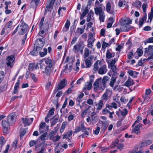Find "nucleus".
Segmentation results:
<instances>
[{
	"mask_svg": "<svg viewBox=\"0 0 153 153\" xmlns=\"http://www.w3.org/2000/svg\"><path fill=\"white\" fill-rule=\"evenodd\" d=\"M18 27H19L18 33L20 35H22L25 34H27V35L29 31V26L27 24L23 22L20 25H19Z\"/></svg>",
	"mask_w": 153,
	"mask_h": 153,
	"instance_id": "obj_1",
	"label": "nucleus"
},
{
	"mask_svg": "<svg viewBox=\"0 0 153 153\" xmlns=\"http://www.w3.org/2000/svg\"><path fill=\"white\" fill-rule=\"evenodd\" d=\"M144 54L149 57L148 59H153V45H149L144 49Z\"/></svg>",
	"mask_w": 153,
	"mask_h": 153,
	"instance_id": "obj_2",
	"label": "nucleus"
},
{
	"mask_svg": "<svg viewBox=\"0 0 153 153\" xmlns=\"http://www.w3.org/2000/svg\"><path fill=\"white\" fill-rule=\"evenodd\" d=\"M112 91L109 89H107L105 92L102 96L101 100H100L105 103L108 100V98L110 97Z\"/></svg>",
	"mask_w": 153,
	"mask_h": 153,
	"instance_id": "obj_3",
	"label": "nucleus"
},
{
	"mask_svg": "<svg viewBox=\"0 0 153 153\" xmlns=\"http://www.w3.org/2000/svg\"><path fill=\"white\" fill-rule=\"evenodd\" d=\"M45 42V40L43 38L37 39L36 40L35 44L36 50H38V51L41 50L43 48Z\"/></svg>",
	"mask_w": 153,
	"mask_h": 153,
	"instance_id": "obj_4",
	"label": "nucleus"
},
{
	"mask_svg": "<svg viewBox=\"0 0 153 153\" xmlns=\"http://www.w3.org/2000/svg\"><path fill=\"white\" fill-rule=\"evenodd\" d=\"M2 126L3 128V132L4 134H7L9 133L10 126L11 125L9 123L5 120H3L2 121Z\"/></svg>",
	"mask_w": 153,
	"mask_h": 153,
	"instance_id": "obj_5",
	"label": "nucleus"
},
{
	"mask_svg": "<svg viewBox=\"0 0 153 153\" xmlns=\"http://www.w3.org/2000/svg\"><path fill=\"white\" fill-rule=\"evenodd\" d=\"M85 46L83 41L79 42L74 46L73 51L74 53H77L82 48L85 47Z\"/></svg>",
	"mask_w": 153,
	"mask_h": 153,
	"instance_id": "obj_6",
	"label": "nucleus"
},
{
	"mask_svg": "<svg viewBox=\"0 0 153 153\" xmlns=\"http://www.w3.org/2000/svg\"><path fill=\"white\" fill-rule=\"evenodd\" d=\"M67 83L66 79H62L58 85L55 87L54 91V93H56L59 90L62 89L65 87L66 86Z\"/></svg>",
	"mask_w": 153,
	"mask_h": 153,
	"instance_id": "obj_7",
	"label": "nucleus"
},
{
	"mask_svg": "<svg viewBox=\"0 0 153 153\" xmlns=\"http://www.w3.org/2000/svg\"><path fill=\"white\" fill-rule=\"evenodd\" d=\"M94 13L97 16H99L104 13L105 7L102 4H100L99 6L97 7H94Z\"/></svg>",
	"mask_w": 153,
	"mask_h": 153,
	"instance_id": "obj_8",
	"label": "nucleus"
},
{
	"mask_svg": "<svg viewBox=\"0 0 153 153\" xmlns=\"http://www.w3.org/2000/svg\"><path fill=\"white\" fill-rule=\"evenodd\" d=\"M7 62L6 63L7 65L8 66H10L11 68L13 67V65L12 64L14 62L15 60V57L14 55H11L7 57L6 59Z\"/></svg>",
	"mask_w": 153,
	"mask_h": 153,
	"instance_id": "obj_9",
	"label": "nucleus"
},
{
	"mask_svg": "<svg viewBox=\"0 0 153 153\" xmlns=\"http://www.w3.org/2000/svg\"><path fill=\"white\" fill-rule=\"evenodd\" d=\"M15 115L14 113L9 114L7 117V121L11 125L14 124L15 121Z\"/></svg>",
	"mask_w": 153,
	"mask_h": 153,
	"instance_id": "obj_10",
	"label": "nucleus"
},
{
	"mask_svg": "<svg viewBox=\"0 0 153 153\" xmlns=\"http://www.w3.org/2000/svg\"><path fill=\"white\" fill-rule=\"evenodd\" d=\"M94 58V56L91 55L87 58H85V62L86 68H90L92 64V60Z\"/></svg>",
	"mask_w": 153,
	"mask_h": 153,
	"instance_id": "obj_11",
	"label": "nucleus"
},
{
	"mask_svg": "<svg viewBox=\"0 0 153 153\" xmlns=\"http://www.w3.org/2000/svg\"><path fill=\"white\" fill-rule=\"evenodd\" d=\"M147 19V14L146 13L144 14L142 17L139 20V28H140L143 26L144 22H146Z\"/></svg>",
	"mask_w": 153,
	"mask_h": 153,
	"instance_id": "obj_12",
	"label": "nucleus"
},
{
	"mask_svg": "<svg viewBox=\"0 0 153 153\" xmlns=\"http://www.w3.org/2000/svg\"><path fill=\"white\" fill-rule=\"evenodd\" d=\"M142 124L140 123L136 125L134 128L132 129V133H135L137 135H139L140 132V128L142 127Z\"/></svg>",
	"mask_w": 153,
	"mask_h": 153,
	"instance_id": "obj_13",
	"label": "nucleus"
},
{
	"mask_svg": "<svg viewBox=\"0 0 153 153\" xmlns=\"http://www.w3.org/2000/svg\"><path fill=\"white\" fill-rule=\"evenodd\" d=\"M107 71V66L105 65H104L101 66L98 70V73L100 74H105Z\"/></svg>",
	"mask_w": 153,
	"mask_h": 153,
	"instance_id": "obj_14",
	"label": "nucleus"
},
{
	"mask_svg": "<svg viewBox=\"0 0 153 153\" xmlns=\"http://www.w3.org/2000/svg\"><path fill=\"white\" fill-rule=\"evenodd\" d=\"M45 62L46 65V67H48L51 68L54 65L55 63V62L54 60H52L51 59H46L45 61Z\"/></svg>",
	"mask_w": 153,
	"mask_h": 153,
	"instance_id": "obj_15",
	"label": "nucleus"
},
{
	"mask_svg": "<svg viewBox=\"0 0 153 153\" xmlns=\"http://www.w3.org/2000/svg\"><path fill=\"white\" fill-rule=\"evenodd\" d=\"M120 30L123 32H128L131 29V26L128 24L124 25L120 27Z\"/></svg>",
	"mask_w": 153,
	"mask_h": 153,
	"instance_id": "obj_16",
	"label": "nucleus"
},
{
	"mask_svg": "<svg viewBox=\"0 0 153 153\" xmlns=\"http://www.w3.org/2000/svg\"><path fill=\"white\" fill-rule=\"evenodd\" d=\"M55 1V0H48L46 3L47 6L45 10L47 11L48 8H52Z\"/></svg>",
	"mask_w": 153,
	"mask_h": 153,
	"instance_id": "obj_17",
	"label": "nucleus"
},
{
	"mask_svg": "<svg viewBox=\"0 0 153 153\" xmlns=\"http://www.w3.org/2000/svg\"><path fill=\"white\" fill-rule=\"evenodd\" d=\"M102 80V78H100L97 79L94 82V90L96 91L98 89L99 87V82H100Z\"/></svg>",
	"mask_w": 153,
	"mask_h": 153,
	"instance_id": "obj_18",
	"label": "nucleus"
},
{
	"mask_svg": "<svg viewBox=\"0 0 153 153\" xmlns=\"http://www.w3.org/2000/svg\"><path fill=\"white\" fill-rule=\"evenodd\" d=\"M152 143V141L151 140H144L141 142V145L140 146L141 147H143L149 145Z\"/></svg>",
	"mask_w": 153,
	"mask_h": 153,
	"instance_id": "obj_19",
	"label": "nucleus"
},
{
	"mask_svg": "<svg viewBox=\"0 0 153 153\" xmlns=\"http://www.w3.org/2000/svg\"><path fill=\"white\" fill-rule=\"evenodd\" d=\"M134 84L133 80L130 77H128V79L125 83V85L127 87L133 85Z\"/></svg>",
	"mask_w": 153,
	"mask_h": 153,
	"instance_id": "obj_20",
	"label": "nucleus"
},
{
	"mask_svg": "<svg viewBox=\"0 0 153 153\" xmlns=\"http://www.w3.org/2000/svg\"><path fill=\"white\" fill-rule=\"evenodd\" d=\"M128 73L133 78H135L137 77L138 73L137 72L132 70H129L128 71Z\"/></svg>",
	"mask_w": 153,
	"mask_h": 153,
	"instance_id": "obj_21",
	"label": "nucleus"
},
{
	"mask_svg": "<svg viewBox=\"0 0 153 153\" xmlns=\"http://www.w3.org/2000/svg\"><path fill=\"white\" fill-rule=\"evenodd\" d=\"M46 124L44 122L41 123L39 125V131L41 133H43L45 131V128Z\"/></svg>",
	"mask_w": 153,
	"mask_h": 153,
	"instance_id": "obj_22",
	"label": "nucleus"
},
{
	"mask_svg": "<svg viewBox=\"0 0 153 153\" xmlns=\"http://www.w3.org/2000/svg\"><path fill=\"white\" fill-rule=\"evenodd\" d=\"M115 56V53H111L109 49L107 50L106 54V57L108 59H110Z\"/></svg>",
	"mask_w": 153,
	"mask_h": 153,
	"instance_id": "obj_23",
	"label": "nucleus"
},
{
	"mask_svg": "<svg viewBox=\"0 0 153 153\" xmlns=\"http://www.w3.org/2000/svg\"><path fill=\"white\" fill-rule=\"evenodd\" d=\"M105 104V103L101 101L100 100L98 103L95 105L96 106H97V110H101L102 107Z\"/></svg>",
	"mask_w": 153,
	"mask_h": 153,
	"instance_id": "obj_24",
	"label": "nucleus"
},
{
	"mask_svg": "<svg viewBox=\"0 0 153 153\" xmlns=\"http://www.w3.org/2000/svg\"><path fill=\"white\" fill-rule=\"evenodd\" d=\"M142 3L141 1L137 0L133 3V5L138 9L140 8L141 7Z\"/></svg>",
	"mask_w": 153,
	"mask_h": 153,
	"instance_id": "obj_25",
	"label": "nucleus"
},
{
	"mask_svg": "<svg viewBox=\"0 0 153 153\" xmlns=\"http://www.w3.org/2000/svg\"><path fill=\"white\" fill-rule=\"evenodd\" d=\"M88 12V7H86L85 8L84 10L83 11L82 13L80 15V19H82L84 16L86 15Z\"/></svg>",
	"mask_w": 153,
	"mask_h": 153,
	"instance_id": "obj_26",
	"label": "nucleus"
},
{
	"mask_svg": "<svg viewBox=\"0 0 153 153\" xmlns=\"http://www.w3.org/2000/svg\"><path fill=\"white\" fill-rule=\"evenodd\" d=\"M22 120L23 121V123L24 124V126L25 127L27 126H29L30 124L28 118H24L23 117L22 118Z\"/></svg>",
	"mask_w": 153,
	"mask_h": 153,
	"instance_id": "obj_27",
	"label": "nucleus"
},
{
	"mask_svg": "<svg viewBox=\"0 0 153 153\" xmlns=\"http://www.w3.org/2000/svg\"><path fill=\"white\" fill-rule=\"evenodd\" d=\"M70 21H68V20L67 19L66 22L65 23V27L63 29V31L66 32L68 30L70 26Z\"/></svg>",
	"mask_w": 153,
	"mask_h": 153,
	"instance_id": "obj_28",
	"label": "nucleus"
},
{
	"mask_svg": "<svg viewBox=\"0 0 153 153\" xmlns=\"http://www.w3.org/2000/svg\"><path fill=\"white\" fill-rule=\"evenodd\" d=\"M109 79L108 77L107 76H104L101 82L104 88L106 86V82L109 80Z\"/></svg>",
	"mask_w": 153,
	"mask_h": 153,
	"instance_id": "obj_29",
	"label": "nucleus"
},
{
	"mask_svg": "<svg viewBox=\"0 0 153 153\" xmlns=\"http://www.w3.org/2000/svg\"><path fill=\"white\" fill-rule=\"evenodd\" d=\"M111 4L109 2H107L106 5V10L107 12L108 13L112 14L113 12L111 10Z\"/></svg>",
	"mask_w": 153,
	"mask_h": 153,
	"instance_id": "obj_30",
	"label": "nucleus"
},
{
	"mask_svg": "<svg viewBox=\"0 0 153 153\" xmlns=\"http://www.w3.org/2000/svg\"><path fill=\"white\" fill-rule=\"evenodd\" d=\"M90 53L89 50L87 48H85L84 50L83 58L84 59L88 57Z\"/></svg>",
	"mask_w": 153,
	"mask_h": 153,
	"instance_id": "obj_31",
	"label": "nucleus"
},
{
	"mask_svg": "<svg viewBox=\"0 0 153 153\" xmlns=\"http://www.w3.org/2000/svg\"><path fill=\"white\" fill-rule=\"evenodd\" d=\"M40 0H31L30 2L31 5H32L36 7H37L39 3Z\"/></svg>",
	"mask_w": 153,
	"mask_h": 153,
	"instance_id": "obj_32",
	"label": "nucleus"
},
{
	"mask_svg": "<svg viewBox=\"0 0 153 153\" xmlns=\"http://www.w3.org/2000/svg\"><path fill=\"white\" fill-rule=\"evenodd\" d=\"M6 143V140H5L4 137L3 136H1L0 138V145H1L0 147L1 149L2 146L5 144Z\"/></svg>",
	"mask_w": 153,
	"mask_h": 153,
	"instance_id": "obj_33",
	"label": "nucleus"
},
{
	"mask_svg": "<svg viewBox=\"0 0 153 153\" xmlns=\"http://www.w3.org/2000/svg\"><path fill=\"white\" fill-rule=\"evenodd\" d=\"M51 68L48 67H46L45 68V71L44 72L46 74L47 76H49L51 73Z\"/></svg>",
	"mask_w": 153,
	"mask_h": 153,
	"instance_id": "obj_34",
	"label": "nucleus"
},
{
	"mask_svg": "<svg viewBox=\"0 0 153 153\" xmlns=\"http://www.w3.org/2000/svg\"><path fill=\"white\" fill-rule=\"evenodd\" d=\"M45 19V17L43 16L41 18L39 24V27L41 30L44 29L43 26V22Z\"/></svg>",
	"mask_w": 153,
	"mask_h": 153,
	"instance_id": "obj_35",
	"label": "nucleus"
},
{
	"mask_svg": "<svg viewBox=\"0 0 153 153\" xmlns=\"http://www.w3.org/2000/svg\"><path fill=\"white\" fill-rule=\"evenodd\" d=\"M153 17V10L152 9L150 12L148 14V19L150 20V21L148 20L147 22H151L152 19Z\"/></svg>",
	"mask_w": 153,
	"mask_h": 153,
	"instance_id": "obj_36",
	"label": "nucleus"
},
{
	"mask_svg": "<svg viewBox=\"0 0 153 153\" xmlns=\"http://www.w3.org/2000/svg\"><path fill=\"white\" fill-rule=\"evenodd\" d=\"M91 118L92 122H95L97 120V116L96 115V113L94 111L92 112L91 115Z\"/></svg>",
	"mask_w": 153,
	"mask_h": 153,
	"instance_id": "obj_37",
	"label": "nucleus"
},
{
	"mask_svg": "<svg viewBox=\"0 0 153 153\" xmlns=\"http://www.w3.org/2000/svg\"><path fill=\"white\" fill-rule=\"evenodd\" d=\"M54 117H53L52 120H51V127H52L55 125L57 123L58 121V118H56L55 119H54Z\"/></svg>",
	"mask_w": 153,
	"mask_h": 153,
	"instance_id": "obj_38",
	"label": "nucleus"
},
{
	"mask_svg": "<svg viewBox=\"0 0 153 153\" xmlns=\"http://www.w3.org/2000/svg\"><path fill=\"white\" fill-rule=\"evenodd\" d=\"M99 20L100 22H104L105 21V16L104 13L102 14H99Z\"/></svg>",
	"mask_w": 153,
	"mask_h": 153,
	"instance_id": "obj_39",
	"label": "nucleus"
},
{
	"mask_svg": "<svg viewBox=\"0 0 153 153\" xmlns=\"http://www.w3.org/2000/svg\"><path fill=\"white\" fill-rule=\"evenodd\" d=\"M47 50L46 48H44L43 49V52H39V54L40 57H43L47 55Z\"/></svg>",
	"mask_w": 153,
	"mask_h": 153,
	"instance_id": "obj_40",
	"label": "nucleus"
},
{
	"mask_svg": "<svg viewBox=\"0 0 153 153\" xmlns=\"http://www.w3.org/2000/svg\"><path fill=\"white\" fill-rule=\"evenodd\" d=\"M102 123L103 127L102 130L103 132H104L107 128L108 124L106 122H102Z\"/></svg>",
	"mask_w": 153,
	"mask_h": 153,
	"instance_id": "obj_41",
	"label": "nucleus"
},
{
	"mask_svg": "<svg viewBox=\"0 0 153 153\" xmlns=\"http://www.w3.org/2000/svg\"><path fill=\"white\" fill-rule=\"evenodd\" d=\"M92 84L91 83L87 82L85 83V87H84L86 88V89L90 90L91 88Z\"/></svg>",
	"mask_w": 153,
	"mask_h": 153,
	"instance_id": "obj_42",
	"label": "nucleus"
},
{
	"mask_svg": "<svg viewBox=\"0 0 153 153\" xmlns=\"http://www.w3.org/2000/svg\"><path fill=\"white\" fill-rule=\"evenodd\" d=\"M56 132L54 131H51L49 134V137L50 140H52L54 138V135L56 134Z\"/></svg>",
	"mask_w": 153,
	"mask_h": 153,
	"instance_id": "obj_43",
	"label": "nucleus"
},
{
	"mask_svg": "<svg viewBox=\"0 0 153 153\" xmlns=\"http://www.w3.org/2000/svg\"><path fill=\"white\" fill-rule=\"evenodd\" d=\"M84 32V29H82L80 27H78L76 30V33L79 34V36L83 33Z\"/></svg>",
	"mask_w": 153,
	"mask_h": 153,
	"instance_id": "obj_44",
	"label": "nucleus"
},
{
	"mask_svg": "<svg viewBox=\"0 0 153 153\" xmlns=\"http://www.w3.org/2000/svg\"><path fill=\"white\" fill-rule=\"evenodd\" d=\"M153 43V37H151L148 39L144 41L145 45H146L147 43Z\"/></svg>",
	"mask_w": 153,
	"mask_h": 153,
	"instance_id": "obj_45",
	"label": "nucleus"
},
{
	"mask_svg": "<svg viewBox=\"0 0 153 153\" xmlns=\"http://www.w3.org/2000/svg\"><path fill=\"white\" fill-rule=\"evenodd\" d=\"M136 52L137 53V55L139 56H142L143 53V51L142 49H140V48H137Z\"/></svg>",
	"mask_w": 153,
	"mask_h": 153,
	"instance_id": "obj_46",
	"label": "nucleus"
},
{
	"mask_svg": "<svg viewBox=\"0 0 153 153\" xmlns=\"http://www.w3.org/2000/svg\"><path fill=\"white\" fill-rule=\"evenodd\" d=\"M54 109L52 108L49 111L47 114V116L48 117H51V115H52L54 113Z\"/></svg>",
	"mask_w": 153,
	"mask_h": 153,
	"instance_id": "obj_47",
	"label": "nucleus"
},
{
	"mask_svg": "<svg viewBox=\"0 0 153 153\" xmlns=\"http://www.w3.org/2000/svg\"><path fill=\"white\" fill-rule=\"evenodd\" d=\"M120 111L121 112V115L123 116H126L128 114V111L126 109H125L123 111L120 110Z\"/></svg>",
	"mask_w": 153,
	"mask_h": 153,
	"instance_id": "obj_48",
	"label": "nucleus"
},
{
	"mask_svg": "<svg viewBox=\"0 0 153 153\" xmlns=\"http://www.w3.org/2000/svg\"><path fill=\"white\" fill-rule=\"evenodd\" d=\"M38 50H36V49H34L30 53V54L32 56H36L38 53Z\"/></svg>",
	"mask_w": 153,
	"mask_h": 153,
	"instance_id": "obj_49",
	"label": "nucleus"
},
{
	"mask_svg": "<svg viewBox=\"0 0 153 153\" xmlns=\"http://www.w3.org/2000/svg\"><path fill=\"white\" fill-rule=\"evenodd\" d=\"M142 118L140 116H138L137 118V119L134 122V123L132 126V127H134L135 124L140 122L142 120Z\"/></svg>",
	"mask_w": 153,
	"mask_h": 153,
	"instance_id": "obj_50",
	"label": "nucleus"
},
{
	"mask_svg": "<svg viewBox=\"0 0 153 153\" xmlns=\"http://www.w3.org/2000/svg\"><path fill=\"white\" fill-rule=\"evenodd\" d=\"M108 67L111 69L113 73L117 72V68L116 65H108Z\"/></svg>",
	"mask_w": 153,
	"mask_h": 153,
	"instance_id": "obj_51",
	"label": "nucleus"
},
{
	"mask_svg": "<svg viewBox=\"0 0 153 153\" xmlns=\"http://www.w3.org/2000/svg\"><path fill=\"white\" fill-rule=\"evenodd\" d=\"M48 134V133L46 132L44 133L40 137V139L43 141L45 140V137Z\"/></svg>",
	"mask_w": 153,
	"mask_h": 153,
	"instance_id": "obj_52",
	"label": "nucleus"
},
{
	"mask_svg": "<svg viewBox=\"0 0 153 153\" xmlns=\"http://www.w3.org/2000/svg\"><path fill=\"white\" fill-rule=\"evenodd\" d=\"M30 75L32 79L34 82H36L38 81L37 78L36 77L35 75L34 74L31 73Z\"/></svg>",
	"mask_w": 153,
	"mask_h": 153,
	"instance_id": "obj_53",
	"label": "nucleus"
},
{
	"mask_svg": "<svg viewBox=\"0 0 153 153\" xmlns=\"http://www.w3.org/2000/svg\"><path fill=\"white\" fill-rule=\"evenodd\" d=\"M80 62L79 59H78L77 62L76 63V68H74V70L76 71H78L79 70V65Z\"/></svg>",
	"mask_w": 153,
	"mask_h": 153,
	"instance_id": "obj_54",
	"label": "nucleus"
},
{
	"mask_svg": "<svg viewBox=\"0 0 153 153\" xmlns=\"http://www.w3.org/2000/svg\"><path fill=\"white\" fill-rule=\"evenodd\" d=\"M99 67L97 61L94 64L93 70L95 71L98 70Z\"/></svg>",
	"mask_w": 153,
	"mask_h": 153,
	"instance_id": "obj_55",
	"label": "nucleus"
},
{
	"mask_svg": "<svg viewBox=\"0 0 153 153\" xmlns=\"http://www.w3.org/2000/svg\"><path fill=\"white\" fill-rule=\"evenodd\" d=\"M35 63H31L29 65L28 69L30 71H33L34 69Z\"/></svg>",
	"mask_w": 153,
	"mask_h": 153,
	"instance_id": "obj_56",
	"label": "nucleus"
},
{
	"mask_svg": "<svg viewBox=\"0 0 153 153\" xmlns=\"http://www.w3.org/2000/svg\"><path fill=\"white\" fill-rule=\"evenodd\" d=\"M133 55V50H132L128 53V54L127 55V57L128 59H132V56Z\"/></svg>",
	"mask_w": 153,
	"mask_h": 153,
	"instance_id": "obj_57",
	"label": "nucleus"
},
{
	"mask_svg": "<svg viewBox=\"0 0 153 153\" xmlns=\"http://www.w3.org/2000/svg\"><path fill=\"white\" fill-rule=\"evenodd\" d=\"M125 0H119L118 2V6L121 7L123 4L125 5Z\"/></svg>",
	"mask_w": 153,
	"mask_h": 153,
	"instance_id": "obj_58",
	"label": "nucleus"
},
{
	"mask_svg": "<svg viewBox=\"0 0 153 153\" xmlns=\"http://www.w3.org/2000/svg\"><path fill=\"white\" fill-rule=\"evenodd\" d=\"M95 39H93L92 42H87L88 44L87 46L88 48H92L93 46V44L94 43L95 41Z\"/></svg>",
	"mask_w": 153,
	"mask_h": 153,
	"instance_id": "obj_59",
	"label": "nucleus"
},
{
	"mask_svg": "<svg viewBox=\"0 0 153 153\" xmlns=\"http://www.w3.org/2000/svg\"><path fill=\"white\" fill-rule=\"evenodd\" d=\"M110 46L108 43H107L104 41L102 44V49H105L108 46Z\"/></svg>",
	"mask_w": 153,
	"mask_h": 153,
	"instance_id": "obj_60",
	"label": "nucleus"
},
{
	"mask_svg": "<svg viewBox=\"0 0 153 153\" xmlns=\"http://www.w3.org/2000/svg\"><path fill=\"white\" fill-rule=\"evenodd\" d=\"M41 30L39 31V35L41 36L44 37L45 36L44 35V29H40Z\"/></svg>",
	"mask_w": 153,
	"mask_h": 153,
	"instance_id": "obj_61",
	"label": "nucleus"
},
{
	"mask_svg": "<svg viewBox=\"0 0 153 153\" xmlns=\"http://www.w3.org/2000/svg\"><path fill=\"white\" fill-rule=\"evenodd\" d=\"M13 22L11 21H10L8 22L6 25L7 26V28H10L12 26Z\"/></svg>",
	"mask_w": 153,
	"mask_h": 153,
	"instance_id": "obj_62",
	"label": "nucleus"
},
{
	"mask_svg": "<svg viewBox=\"0 0 153 153\" xmlns=\"http://www.w3.org/2000/svg\"><path fill=\"white\" fill-rule=\"evenodd\" d=\"M7 87V85L6 84H4L3 85L0 86V88H1L4 91H5Z\"/></svg>",
	"mask_w": 153,
	"mask_h": 153,
	"instance_id": "obj_63",
	"label": "nucleus"
},
{
	"mask_svg": "<svg viewBox=\"0 0 153 153\" xmlns=\"http://www.w3.org/2000/svg\"><path fill=\"white\" fill-rule=\"evenodd\" d=\"M147 6V4L145 3L143 4L142 5V8L143 9L144 13H146V11Z\"/></svg>",
	"mask_w": 153,
	"mask_h": 153,
	"instance_id": "obj_64",
	"label": "nucleus"
}]
</instances>
